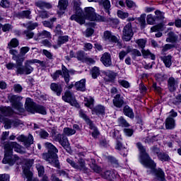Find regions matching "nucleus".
Here are the masks:
<instances>
[{"label":"nucleus","mask_w":181,"mask_h":181,"mask_svg":"<svg viewBox=\"0 0 181 181\" xmlns=\"http://www.w3.org/2000/svg\"><path fill=\"white\" fill-rule=\"evenodd\" d=\"M144 168H148V169H151V170H148L147 173L148 175H153L156 180L157 181H166V178L165 177V172H163V170L161 168H157L156 169V163L153 161V160H151L149 161V163H146L144 165Z\"/></svg>","instance_id":"39448f33"},{"label":"nucleus","mask_w":181,"mask_h":181,"mask_svg":"<svg viewBox=\"0 0 181 181\" xmlns=\"http://www.w3.org/2000/svg\"><path fill=\"white\" fill-rule=\"evenodd\" d=\"M122 35V40L124 42H129L134 37V30L132 29V23L131 22H129L124 26Z\"/></svg>","instance_id":"9d476101"},{"label":"nucleus","mask_w":181,"mask_h":181,"mask_svg":"<svg viewBox=\"0 0 181 181\" xmlns=\"http://www.w3.org/2000/svg\"><path fill=\"white\" fill-rule=\"evenodd\" d=\"M8 136H9V132H4L0 138V141L1 144H5V141L8 139Z\"/></svg>","instance_id":"5fc2aeb1"},{"label":"nucleus","mask_w":181,"mask_h":181,"mask_svg":"<svg viewBox=\"0 0 181 181\" xmlns=\"http://www.w3.org/2000/svg\"><path fill=\"white\" fill-rule=\"evenodd\" d=\"M91 164H89V166L90 169H92L93 171L95 172V173H101V167H99L96 165L95 160L91 159Z\"/></svg>","instance_id":"2f4dec72"},{"label":"nucleus","mask_w":181,"mask_h":181,"mask_svg":"<svg viewBox=\"0 0 181 181\" xmlns=\"http://www.w3.org/2000/svg\"><path fill=\"white\" fill-rule=\"evenodd\" d=\"M35 6L40 8V9H52V4L50 3H47L43 1H38L35 3Z\"/></svg>","instance_id":"393cba45"},{"label":"nucleus","mask_w":181,"mask_h":181,"mask_svg":"<svg viewBox=\"0 0 181 181\" xmlns=\"http://www.w3.org/2000/svg\"><path fill=\"white\" fill-rule=\"evenodd\" d=\"M165 25L163 23H159L151 28V32H163Z\"/></svg>","instance_id":"7c9ffc66"},{"label":"nucleus","mask_w":181,"mask_h":181,"mask_svg":"<svg viewBox=\"0 0 181 181\" xmlns=\"http://www.w3.org/2000/svg\"><path fill=\"white\" fill-rule=\"evenodd\" d=\"M62 100L65 103H69V104L71 105L73 107H78V103L77 100H76V98L73 96V93L70 92V90H66L64 95H62Z\"/></svg>","instance_id":"f8f14e48"},{"label":"nucleus","mask_w":181,"mask_h":181,"mask_svg":"<svg viewBox=\"0 0 181 181\" xmlns=\"http://www.w3.org/2000/svg\"><path fill=\"white\" fill-rule=\"evenodd\" d=\"M17 139L21 142H23L25 148H29L33 144V136L32 134H29L28 137L22 134Z\"/></svg>","instance_id":"ddd939ff"},{"label":"nucleus","mask_w":181,"mask_h":181,"mask_svg":"<svg viewBox=\"0 0 181 181\" xmlns=\"http://www.w3.org/2000/svg\"><path fill=\"white\" fill-rule=\"evenodd\" d=\"M118 123L120 127H129V123H128V122H127V120L123 117H120L118 119Z\"/></svg>","instance_id":"37998d69"},{"label":"nucleus","mask_w":181,"mask_h":181,"mask_svg":"<svg viewBox=\"0 0 181 181\" xmlns=\"http://www.w3.org/2000/svg\"><path fill=\"white\" fill-rule=\"evenodd\" d=\"M173 47H175V46L172 44H166L165 45H164L163 47L161 53H166V52H168V50H170V49H173Z\"/></svg>","instance_id":"6e6d98bb"},{"label":"nucleus","mask_w":181,"mask_h":181,"mask_svg":"<svg viewBox=\"0 0 181 181\" xmlns=\"http://www.w3.org/2000/svg\"><path fill=\"white\" fill-rule=\"evenodd\" d=\"M36 169L38 172V176L39 177H42L45 175V167L43 165H40V164L36 165Z\"/></svg>","instance_id":"ea45409f"},{"label":"nucleus","mask_w":181,"mask_h":181,"mask_svg":"<svg viewBox=\"0 0 181 181\" xmlns=\"http://www.w3.org/2000/svg\"><path fill=\"white\" fill-rule=\"evenodd\" d=\"M160 59L164 63L165 67L169 68L172 66V55L163 56Z\"/></svg>","instance_id":"a878e982"},{"label":"nucleus","mask_w":181,"mask_h":181,"mask_svg":"<svg viewBox=\"0 0 181 181\" xmlns=\"http://www.w3.org/2000/svg\"><path fill=\"white\" fill-rule=\"evenodd\" d=\"M45 148L48 149V153H44L42 155L43 159L49 162L52 166L55 168H59L60 163H59V157L57 156V152L59 150L54 145L52 144V143L47 142L45 143Z\"/></svg>","instance_id":"7ed1b4c3"},{"label":"nucleus","mask_w":181,"mask_h":181,"mask_svg":"<svg viewBox=\"0 0 181 181\" xmlns=\"http://www.w3.org/2000/svg\"><path fill=\"white\" fill-rule=\"evenodd\" d=\"M101 5L107 13H110V8H111V3L109 0H102Z\"/></svg>","instance_id":"58836bf2"},{"label":"nucleus","mask_w":181,"mask_h":181,"mask_svg":"<svg viewBox=\"0 0 181 181\" xmlns=\"http://www.w3.org/2000/svg\"><path fill=\"white\" fill-rule=\"evenodd\" d=\"M118 83L124 88H129V83L128 81L125 80H119Z\"/></svg>","instance_id":"69168bd1"},{"label":"nucleus","mask_w":181,"mask_h":181,"mask_svg":"<svg viewBox=\"0 0 181 181\" xmlns=\"http://www.w3.org/2000/svg\"><path fill=\"white\" fill-rule=\"evenodd\" d=\"M12 127H13L12 119H6L4 122L5 129H11Z\"/></svg>","instance_id":"bf43d9fd"},{"label":"nucleus","mask_w":181,"mask_h":181,"mask_svg":"<svg viewBox=\"0 0 181 181\" xmlns=\"http://www.w3.org/2000/svg\"><path fill=\"white\" fill-rule=\"evenodd\" d=\"M76 59L79 62H84V59H86V55H84V51H78L76 52Z\"/></svg>","instance_id":"a18cd8bd"},{"label":"nucleus","mask_w":181,"mask_h":181,"mask_svg":"<svg viewBox=\"0 0 181 181\" xmlns=\"http://www.w3.org/2000/svg\"><path fill=\"white\" fill-rule=\"evenodd\" d=\"M141 53L145 59H148V57H150L151 60H155V59H156L155 54H152L151 52L149 51V49H145L144 48L143 49H141Z\"/></svg>","instance_id":"bb28decb"},{"label":"nucleus","mask_w":181,"mask_h":181,"mask_svg":"<svg viewBox=\"0 0 181 181\" xmlns=\"http://www.w3.org/2000/svg\"><path fill=\"white\" fill-rule=\"evenodd\" d=\"M4 114L6 117H9L10 115H12V114H13V110H12L11 107H5L4 109Z\"/></svg>","instance_id":"052dcab7"},{"label":"nucleus","mask_w":181,"mask_h":181,"mask_svg":"<svg viewBox=\"0 0 181 181\" xmlns=\"http://www.w3.org/2000/svg\"><path fill=\"white\" fill-rule=\"evenodd\" d=\"M104 177L107 180L114 181L115 180V173L110 170L105 171L104 173Z\"/></svg>","instance_id":"c756f323"},{"label":"nucleus","mask_w":181,"mask_h":181,"mask_svg":"<svg viewBox=\"0 0 181 181\" xmlns=\"http://www.w3.org/2000/svg\"><path fill=\"white\" fill-rule=\"evenodd\" d=\"M75 169L76 170H83V172H86L87 170V167H86V161L82 158L78 160L77 163L75 165Z\"/></svg>","instance_id":"412c9836"},{"label":"nucleus","mask_w":181,"mask_h":181,"mask_svg":"<svg viewBox=\"0 0 181 181\" xmlns=\"http://www.w3.org/2000/svg\"><path fill=\"white\" fill-rule=\"evenodd\" d=\"M76 134V130L69 127H65L63 129L62 134H57L54 137L56 142H59L61 146L66 149L67 152H70V143L67 136H71Z\"/></svg>","instance_id":"20e7f679"},{"label":"nucleus","mask_w":181,"mask_h":181,"mask_svg":"<svg viewBox=\"0 0 181 181\" xmlns=\"http://www.w3.org/2000/svg\"><path fill=\"white\" fill-rule=\"evenodd\" d=\"M35 112H38V114H42V115H46V108H45L43 106L37 105Z\"/></svg>","instance_id":"09e8293b"},{"label":"nucleus","mask_w":181,"mask_h":181,"mask_svg":"<svg viewBox=\"0 0 181 181\" xmlns=\"http://www.w3.org/2000/svg\"><path fill=\"white\" fill-rule=\"evenodd\" d=\"M25 109L28 112H30L31 114H35V112H36L37 105L33 103L32 99L27 98L25 100Z\"/></svg>","instance_id":"4468645a"},{"label":"nucleus","mask_w":181,"mask_h":181,"mask_svg":"<svg viewBox=\"0 0 181 181\" xmlns=\"http://www.w3.org/2000/svg\"><path fill=\"white\" fill-rule=\"evenodd\" d=\"M29 50H30V48H29V47H21L20 49V56H22V57H23V56H25V54H26V53H28Z\"/></svg>","instance_id":"13d9d810"},{"label":"nucleus","mask_w":181,"mask_h":181,"mask_svg":"<svg viewBox=\"0 0 181 181\" xmlns=\"http://www.w3.org/2000/svg\"><path fill=\"white\" fill-rule=\"evenodd\" d=\"M9 53L12 54V59L16 61V66H23L25 62V57L21 54H18V50L13 49L9 47Z\"/></svg>","instance_id":"9b49d317"},{"label":"nucleus","mask_w":181,"mask_h":181,"mask_svg":"<svg viewBox=\"0 0 181 181\" xmlns=\"http://www.w3.org/2000/svg\"><path fill=\"white\" fill-rule=\"evenodd\" d=\"M13 149L18 153H25L23 148L21 145L15 141H11L4 144V158L2 160V163L4 165L8 164L11 166L15 165V162L19 160V157L13 156Z\"/></svg>","instance_id":"f03ea898"},{"label":"nucleus","mask_w":181,"mask_h":181,"mask_svg":"<svg viewBox=\"0 0 181 181\" xmlns=\"http://www.w3.org/2000/svg\"><path fill=\"white\" fill-rule=\"evenodd\" d=\"M176 127V122L173 117H168L165 119V129H174Z\"/></svg>","instance_id":"5701e85b"},{"label":"nucleus","mask_w":181,"mask_h":181,"mask_svg":"<svg viewBox=\"0 0 181 181\" xmlns=\"http://www.w3.org/2000/svg\"><path fill=\"white\" fill-rule=\"evenodd\" d=\"M123 113L126 115V117H128L131 119H134L135 118V115L134 114V110L131 108L128 105H126L123 107Z\"/></svg>","instance_id":"aec40b11"},{"label":"nucleus","mask_w":181,"mask_h":181,"mask_svg":"<svg viewBox=\"0 0 181 181\" xmlns=\"http://www.w3.org/2000/svg\"><path fill=\"white\" fill-rule=\"evenodd\" d=\"M12 25L9 24V23H6L4 25L1 24V29L3 30V32H9L10 30H12Z\"/></svg>","instance_id":"603ef678"},{"label":"nucleus","mask_w":181,"mask_h":181,"mask_svg":"<svg viewBox=\"0 0 181 181\" xmlns=\"http://www.w3.org/2000/svg\"><path fill=\"white\" fill-rule=\"evenodd\" d=\"M112 103L117 108H122V106L126 104L125 101H124V97H121L120 94H117L114 96Z\"/></svg>","instance_id":"dca6fc26"},{"label":"nucleus","mask_w":181,"mask_h":181,"mask_svg":"<svg viewBox=\"0 0 181 181\" xmlns=\"http://www.w3.org/2000/svg\"><path fill=\"white\" fill-rule=\"evenodd\" d=\"M23 35L26 36L27 39H32L35 36V33L30 30H24Z\"/></svg>","instance_id":"4d7b16f0"},{"label":"nucleus","mask_w":181,"mask_h":181,"mask_svg":"<svg viewBox=\"0 0 181 181\" xmlns=\"http://www.w3.org/2000/svg\"><path fill=\"white\" fill-rule=\"evenodd\" d=\"M50 88L52 91L56 93L58 97H59V95H62V92L63 91V89L62 88V85L57 83H52L50 85Z\"/></svg>","instance_id":"6ab92c4d"},{"label":"nucleus","mask_w":181,"mask_h":181,"mask_svg":"<svg viewBox=\"0 0 181 181\" xmlns=\"http://www.w3.org/2000/svg\"><path fill=\"white\" fill-rule=\"evenodd\" d=\"M135 43L137 44L138 47L141 49V50L145 49V46H146V40L145 39H139L135 40Z\"/></svg>","instance_id":"c9c22d12"},{"label":"nucleus","mask_w":181,"mask_h":181,"mask_svg":"<svg viewBox=\"0 0 181 181\" xmlns=\"http://www.w3.org/2000/svg\"><path fill=\"white\" fill-rule=\"evenodd\" d=\"M42 53L49 59V60H53V54H52V52L47 51V49H43Z\"/></svg>","instance_id":"e2e57ef3"},{"label":"nucleus","mask_w":181,"mask_h":181,"mask_svg":"<svg viewBox=\"0 0 181 181\" xmlns=\"http://www.w3.org/2000/svg\"><path fill=\"white\" fill-rule=\"evenodd\" d=\"M93 49V44L88 43V42H85L83 44V50L85 52H88Z\"/></svg>","instance_id":"338daca9"},{"label":"nucleus","mask_w":181,"mask_h":181,"mask_svg":"<svg viewBox=\"0 0 181 181\" xmlns=\"http://www.w3.org/2000/svg\"><path fill=\"white\" fill-rule=\"evenodd\" d=\"M62 76L64 79V81L66 84L70 83V74L69 70L64 65H62Z\"/></svg>","instance_id":"a211bd4d"},{"label":"nucleus","mask_w":181,"mask_h":181,"mask_svg":"<svg viewBox=\"0 0 181 181\" xmlns=\"http://www.w3.org/2000/svg\"><path fill=\"white\" fill-rule=\"evenodd\" d=\"M23 25L25 28L29 29V30H33V29H36V28H37L38 26L37 23H33L32 21H30L27 23H24Z\"/></svg>","instance_id":"e433bc0d"},{"label":"nucleus","mask_w":181,"mask_h":181,"mask_svg":"<svg viewBox=\"0 0 181 181\" xmlns=\"http://www.w3.org/2000/svg\"><path fill=\"white\" fill-rule=\"evenodd\" d=\"M13 90L15 93L20 94V93H22L23 88H22V86H21V84L17 83L13 86Z\"/></svg>","instance_id":"680f3d73"},{"label":"nucleus","mask_w":181,"mask_h":181,"mask_svg":"<svg viewBox=\"0 0 181 181\" xmlns=\"http://www.w3.org/2000/svg\"><path fill=\"white\" fill-rule=\"evenodd\" d=\"M74 86L77 91H86V78L81 79V81L76 82Z\"/></svg>","instance_id":"4be33fe9"},{"label":"nucleus","mask_w":181,"mask_h":181,"mask_svg":"<svg viewBox=\"0 0 181 181\" xmlns=\"http://www.w3.org/2000/svg\"><path fill=\"white\" fill-rule=\"evenodd\" d=\"M38 37H41V39H46L47 37H52V35L49 31L43 30L38 33Z\"/></svg>","instance_id":"79ce46f5"},{"label":"nucleus","mask_w":181,"mask_h":181,"mask_svg":"<svg viewBox=\"0 0 181 181\" xmlns=\"http://www.w3.org/2000/svg\"><path fill=\"white\" fill-rule=\"evenodd\" d=\"M179 86V81L173 77H170L168 80V88L170 93H175Z\"/></svg>","instance_id":"2eb2a0df"},{"label":"nucleus","mask_w":181,"mask_h":181,"mask_svg":"<svg viewBox=\"0 0 181 181\" xmlns=\"http://www.w3.org/2000/svg\"><path fill=\"white\" fill-rule=\"evenodd\" d=\"M103 40L106 42H112V43H117V46L119 49H122V40L117 36L112 35L111 31L106 30L103 33Z\"/></svg>","instance_id":"1a4fd4ad"},{"label":"nucleus","mask_w":181,"mask_h":181,"mask_svg":"<svg viewBox=\"0 0 181 181\" xmlns=\"http://www.w3.org/2000/svg\"><path fill=\"white\" fill-rule=\"evenodd\" d=\"M19 46V41L16 38H13L8 44V47H18Z\"/></svg>","instance_id":"c03bdc74"},{"label":"nucleus","mask_w":181,"mask_h":181,"mask_svg":"<svg viewBox=\"0 0 181 181\" xmlns=\"http://www.w3.org/2000/svg\"><path fill=\"white\" fill-rule=\"evenodd\" d=\"M97 115H104L105 114V107L98 105L93 109Z\"/></svg>","instance_id":"c85d7f7f"},{"label":"nucleus","mask_w":181,"mask_h":181,"mask_svg":"<svg viewBox=\"0 0 181 181\" xmlns=\"http://www.w3.org/2000/svg\"><path fill=\"white\" fill-rule=\"evenodd\" d=\"M23 175L26 177L27 181H32V180L33 178V173H32V171H30V170H29L28 168H25L23 170Z\"/></svg>","instance_id":"72a5a7b5"},{"label":"nucleus","mask_w":181,"mask_h":181,"mask_svg":"<svg viewBox=\"0 0 181 181\" xmlns=\"http://www.w3.org/2000/svg\"><path fill=\"white\" fill-rule=\"evenodd\" d=\"M117 16L118 18H120V19H127L128 16H129V13L127 12H124L121 10L117 11Z\"/></svg>","instance_id":"49530a36"},{"label":"nucleus","mask_w":181,"mask_h":181,"mask_svg":"<svg viewBox=\"0 0 181 181\" xmlns=\"http://www.w3.org/2000/svg\"><path fill=\"white\" fill-rule=\"evenodd\" d=\"M146 14H141L140 17L137 18L138 22H139L141 28H144L146 26Z\"/></svg>","instance_id":"4c0bfd02"},{"label":"nucleus","mask_w":181,"mask_h":181,"mask_svg":"<svg viewBox=\"0 0 181 181\" xmlns=\"http://www.w3.org/2000/svg\"><path fill=\"white\" fill-rule=\"evenodd\" d=\"M100 62H102L103 64L105 66V67H110L112 66V61H111V54L108 52H105L101 58Z\"/></svg>","instance_id":"f3484780"},{"label":"nucleus","mask_w":181,"mask_h":181,"mask_svg":"<svg viewBox=\"0 0 181 181\" xmlns=\"http://www.w3.org/2000/svg\"><path fill=\"white\" fill-rule=\"evenodd\" d=\"M39 135L42 139H47L49 138V133L46 132V130H41Z\"/></svg>","instance_id":"0e129e2a"},{"label":"nucleus","mask_w":181,"mask_h":181,"mask_svg":"<svg viewBox=\"0 0 181 181\" xmlns=\"http://www.w3.org/2000/svg\"><path fill=\"white\" fill-rule=\"evenodd\" d=\"M73 12L74 14L71 16V21H75L80 25H84V23H86L85 19L91 21H98L100 22L104 21V17L95 13V9L93 7L85 8L83 14V10L81 7H80V3L77 1L74 2Z\"/></svg>","instance_id":"f257e3e1"},{"label":"nucleus","mask_w":181,"mask_h":181,"mask_svg":"<svg viewBox=\"0 0 181 181\" xmlns=\"http://www.w3.org/2000/svg\"><path fill=\"white\" fill-rule=\"evenodd\" d=\"M158 157L159 158L160 160L166 162L167 160H169L170 158H169V156L165 153H160L158 154Z\"/></svg>","instance_id":"864d4df0"},{"label":"nucleus","mask_w":181,"mask_h":181,"mask_svg":"<svg viewBox=\"0 0 181 181\" xmlns=\"http://www.w3.org/2000/svg\"><path fill=\"white\" fill-rule=\"evenodd\" d=\"M106 76L108 77L109 80L112 81V80H114L115 77H117V73L112 71H107L106 72Z\"/></svg>","instance_id":"de8ad7c7"},{"label":"nucleus","mask_w":181,"mask_h":181,"mask_svg":"<svg viewBox=\"0 0 181 181\" xmlns=\"http://www.w3.org/2000/svg\"><path fill=\"white\" fill-rule=\"evenodd\" d=\"M90 74L93 78H97V77H98V76L101 74L100 71V68L97 66H94L93 68H92V69L90 70Z\"/></svg>","instance_id":"f704fd0d"},{"label":"nucleus","mask_w":181,"mask_h":181,"mask_svg":"<svg viewBox=\"0 0 181 181\" xmlns=\"http://www.w3.org/2000/svg\"><path fill=\"white\" fill-rule=\"evenodd\" d=\"M107 160L115 168H118V166H119L118 160H117L115 158L112 156H108Z\"/></svg>","instance_id":"a19ab883"},{"label":"nucleus","mask_w":181,"mask_h":181,"mask_svg":"<svg viewBox=\"0 0 181 181\" xmlns=\"http://www.w3.org/2000/svg\"><path fill=\"white\" fill-rule=\"evenodd\" d=\"M67 6H69V0H59L58 3V8L61 11L60 13L63 15L66 9H67Z\"/></svg>","instance_id":"b1692460"},{"label":"nucleus","mask_w":181,"mask_h":181,"mask_svg":"<svg viewBox=\"0 0 181 181\" xmlns=\"http://www.w3.org/2000/svg\"><path fill=\"white\" fill-rule=\"evenodd\" d=\"M30 64H35L34 59H28L24 62V66H16V73L17 75L30 74L33 71V67Z\"/></svg>","instance_id":"423d86ee"},{"label":"nucleus","mask_w":181,"mask_h":181,"mask_svg":"<svg viewBox=\"0 0 181 181\" xmlns=\"http://www.w3.org/2000/svg\"><path fill=\"white\" fill-rule=\"evenodd\" d=\"M146 22L148 25H154L155 24V17L151 14H149L146 17Z\"/></svg>","instance_id":"3c124183"},{"label":"nucleus","mask_w":181,"mask_h":181,"mask_svg":"<svg viewBox=\"0 0 181 181\" xmlns=\"http://www.w3.org/2000/svg\"><path fill=\"white\" fill-rule=\"evenodd\" d=\"M60 76H62V70H57L54 73L51 74V77L54 81H56Z\"/></svg>","instance_id":"8fccbe9b"},{"label":"nucleus","mask_w":181,"mask_h":181,"mask_svg":"<svg viewBox=\"0 0 181 181\" xmlns=\"http://www.w3.org/2000/svg\"><path fill=\"white\" fill-rule=\"evenodd\" d=\"M136 146L141 153L140 163H141V165H143V166H144L145 164L148 163L150 160H152V158H151V156H149V154L146 153V149L142 145V143L141 142L136 143Z\"/></svg>","instance_id":"6e6552de"},{"label":"nucleus","mask_w":181,"mask_h":181,"mask_svg":"<svg viewBox=\"0 0 181 181\" xmlns=\"http://www.w3.org/2000/svg\"><path fill=\"white\" fill-rule=\"evenodd\" d=\"M22 98V96L13 95L12 93L8 95V100L11 103L13 108H15V110H18V111H21V112L23 111V104L21 103Z\"/></svg>","instance_id":"0eeeda50"},{"label":"nucleus","mask_w":181,"mask_h":181,"mask_svg":"<svg viewBox=\"0 0 181 181\" xmlns=\"http://www.w3.org/2000/svg\"><path fill=\"white\" fill-rule=\"evenodd\" d=\"M10 176L8 174H0V181H9Z\"/></svg>","instance_id":"774afa93"},{"label":"nucleus","mask_w":181,"mask_h":181,"mask_svg":"<svg viewBox=\"0 0 181 181\" xmlns=\"http://www.w3.org/2000/svg\"><path fill=\"white\" fill-rule=\"evenodd\" d=\"M66 42H69V37L67 35L64 36H59L57 39V46L60 47L62 45H64V43H66Z\"/></svg>","instance_id":"473e14b6"},{"label":"nucleus","mask_w":181,"mask_h":181,"mask_svg":"<svg viewBox=\"0 0 181 181\" xmlns=\"http://www.w3.org/2000/svg\"><path fill=\"white\" fill-rule=\"evenodd\" d=\"M30 11L26 10L17 13V17L21 18L22 19H30Z\"/></svg>","instance_id":"cd10ccee"}]
</instances>
